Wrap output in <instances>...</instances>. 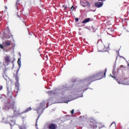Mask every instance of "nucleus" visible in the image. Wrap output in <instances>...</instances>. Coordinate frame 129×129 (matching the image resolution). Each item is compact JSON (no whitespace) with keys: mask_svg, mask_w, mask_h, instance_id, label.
<instances>
[{"mask_svg":"<svg viewBox=\"0 0 129 129\" xmlns=\"http://www.w3.org/2000/svg\"><path fill=\"white\" fill-rule=\"evenodd\" d=\"M106 72H107V69H105L104 72H99L95 75L87 78L85 80V82L86 84H88V85H90L93 81H96V80H100V79H102V78H105Z\"/></svg>","mask_w":129,"mask_h":129,"instance_id":"nucleus-1","label":"nucleus"},{"mask_svg":"<svg viewBox=\"0 0 129 129\" xmlns=\"http://www.w3.org/2000/svg\"><path fill=\"white\" fill-rule=\"evenodd\" d=\"M109 49V44L105 43L104 45L98 47V50L99 52H107Z\"/></svg>","mask_w":129,"mask_h":129,"instance_id":"nucleus-2","label":"nucleus"},{"mask_svg":"<svg viewBox=\"0 0 129 129\" xmlns=\"http://www.w3.org/2000/svg\"><path fill=\"white\" fill-rule=\"evenodd\" d=\"M90 127L94 129L97 127V122L92 118L90 119Z\"/></svg>","mask_w":129,"mask_h":129,"instance_id":"nucleus-3","label":"nucleus"},{"mask_svg":"<svg viewBox=\"0 0 129 129\" xmlns=\"http://www.w3.org/2000/svg\"><path fill=\"white\" fill-rule=\"evenodd\" d=\"M81 5L84 8H86L87 7L88 8L90 7V3L88 2L87 1H81Z\"/></svg>","mask_w":129,"mask_h":129,"instance_id":"nucleus-4","label":"nucleus"},{"mask_svg":"<svg viewBox=\"0 0 129 129\" xmlns=\"http://www.w3.org/2000/svg\"><path fill=\"white\" fill-rule=\"evenodd\" d=\"M11 62V58H10L9 56H7L5 58V61L4 62V65H9L10 63Z\"/></svg>","mask_w":129,"mask_h":129,"instance_id":"nucleus-5","label":"nucleus"},{"mask_svg":"<svg viewBox=\"0 0 129 129\" xmlns=\"http://www.w3.org/2000/svg\"><path fill=\"white\" fill-rule=\"evenodd\" d=\"M3 44L4 47H9V46H11V45H12V41L6 40L3 42Z\"/></svg>","mask_w":129,"mask_h":129,"instance_id":"nucleus-6","label":"nucleus"},{"mask_svg":"<svg viewBox=\"0 0 129 129\" xmlns=\"http://www.w3.org/2000/svg\"><path fill=\"white\" fill-rule=\"evenodd\" d=\"M57 128L58 126L55 123H51L48 126L49 129H57Z\"/></svg>","mask_w":129,"mask_h":129,"instance_id":"nucleus-7","label":"nucleus"},{"mask_svg":"<svg viewBox=\"0 0 129 129\" xmlns=\"http://www.w3.org/2000/svg\"><path fill=\"white\" fill-rule=\"evenodd\" d=\"M43 105L45 106V104L44 103H40V105L36 109V111L37 112V113H40V110L43 108Z\"/></svg>","mask_w":129,"mask_h":129,"instance_id":"nucleus-8","label":"nucleus"},{"mask_svg":"<svg viewBox=\"0 0 129 129\" xmlns=\"http://www.w3.org/2000/svg\"><path fill=\"white\" fill-rule=\"evenodd\" d=\"M19 75V72L17 71L16 74H14V77L15 78L16 80V82L17 83H19V77H18V75Z\"/></svg>","mask_w":129,"mask_h":129,"instance_id":"nucleus-9","label":"nucleus"},{"mask_svg":"<svg viewBox=\"0 0 129 129\" xmlns=\"http://www.w3.org/2000/svg\"><path fill=\"white\" fill-rule=\"evenodd\" d=\"M95 6L97 7V8H101V7L103 6V3L101 2H97L95 3Z\"/></svg>","mask_w":129,"mask_h":129,"instance_id":"nucleus-10","label":"nucleus"},{"mask_svg":"<svg viewBox=\"0 0 129 129\" xmlns=\"http://www.w3.org/2000/svg\"><path fill=\"white\" fill-rule=\"evenodd\" d=\"M97 125H98L99 128H103V127H105V126H104V125L101 123H97Z\"/></svg>","mask_w":129,"mask_h":129,"instance_id":"nucleus-11","label":"nucleus"},{"mask_svg":"<svg viewBox=\"0 0 129 129\" xmlns=\"http://www.w3.org/2000/svg\"><path fill=\"white\" fill-rule=\"evenodd\" d=\"M8 117H4L3 118V122H5V123H8L9 122V121H10L9 120H8Z\"/></svg>","mask_w":129,"mask_h":129,"instance_id":"nucleus-12","label":"nucleus"},{"mask_svg":"<svg viewBox=\"0 0 129 129\" xmlns=\"http://www.w3.org/2000/svg\"><path fill=\"white\" fill-rule=\"evenodd\" d=\"M90 21V18H87L85 19L83 22L82 24H85L86 23H88Z\"/></svg>","mask_w":129,"mask_h":129,"instance_id":"nucleus-13","label":"nucleus"},{"mask_svg":"<svg viewBox=\"0 0 129 129\" xmlns=\"http://www.w3.org/2000/svg\"><path fill=\"white\" fill-rule=\"evenodd\" d=\"M18 5H20V1L17 0L16 2V9L18 11L19 10V8L18 7Z\"/></svg>","mask_w":129,"mask_h":129,"instance_id":"nucleus-14","label":"nucleus"},{"mask_svg":"<svg viewBox=\"0 0 129 129\" xmlns=\"http://www.w3.org/2000/svg\"><path fill=\"white\" fill-rule=\"evenodd\" d=\"M30 110H32V108L31 107L28 108L26 109L25 111L24 112H29V111H30Z\"/></svg>","mask_w":129,"mask_h":129,"instance_id":"nucleus-15","label":"nucleus"},{"mask_svg":"<svg viewBox=\"0 0 129 129\" xmlns=\"http://www.w3.org/2000/svg\"><path fill=\"white\" fill-rule=\"evenodd\" d=\"M7 69H4L3 75H5V76H7Z\"/></svg>","mask_w":129,"mask_h":129,"instance_id":"nucleus-16","label":"nucleus"},{"mask_svg":"<svg viewBox=\"0 0 129 129\" xmlns=\"http://www.w3.org/2000/svg\"><path fill=\"white\" fill-rule=\"evenodd\" d=\"M11 94V91L9 90V88L7 89V96H9Z\"/></svg>","mask_w":129,"mask_h":129,"instance_id":"nucleus-17","label":"nucleus"},{"mask_svg":"<svg viewBox=\"0 0 129 129\" xmlns=\"http://www.w3.org/2000/svg\"><path fill=\"white\" fill-rule=\"evenodd\" d=\"M53 93H54L52 91L47 92V94H48V95H52V94H53Z\"/></svg>","mask_w":129,"mask_h":129,"instance_id":"nucleus-18","label":"nucleus"},{"mask_svg":"<svg viewBox=\"0 0 129 129\" xmlns=\"http://www.w3.org/2000/svg\"><path fill=\"white\" fill-rule=\"evenodd\" d=\"M19 86H20V84H19V83H17L16 82V87H17L18 90H19Z\"/></svg>","mask_w":129,"mask_h":129,"instance_id":"nucleus-19","label":"nucleus"},{"mask_svg":"<svg viewBox=\"0 0 129 129\" xmlns=\"http://www.w3.org/2000/svg\"><path fill=\"white\" fill-rule=\"evenodd\" d=\"M5 46H4V44H2L0 43V49H5Z\"/></svg>","mask_w":129,"mask_h":129,"instance_id":"nucleus-20","label":"nucleus"},{"mask_svg":"<svg viewBox=\"0 0 129 129\" xmlns=\"http://www.w3.org/2000/svg\"><path fill=\"white\" fill-rule=\"evenodd\" d=\"M74 10H75V8L74 7V6H72V7L71 8V11L72 12H73V11H74Z\"/></svg>","mask_w":129,"mask_h":129,"instance_id":"nucleus-21","label":"nucleus"},{"mask_svg":"<svg viewBox=\"0 0 129 129\" xmlns=\"http://www.w3.org/2000/svg\"><path fill=\"white\" fill-rule=\"evenodd\" d=\"M18 64L19 66H21V60L20 59L18 60Z\"/></svg>","mask_w":129,"mask_h":129,"instance_id":"nucleus-22","label":"nucleus"},{"mask_svg":"<svg viewBox=\"0 0 129 129\" xmlns=\"http://www.w3.org/2000/svg\"><path fill=\"white\" fill-rule=\"evenodd\" d=\"M39 118H40V115H39L38 117H37V118L36 119V123H37V122H38V120ZM36 125H37V124H36Z\"/></svg>","mask_w":129,"mask_h":129,"instance_id":"nucleus-23","label":"nucleus"},{"mask_svg":"<svg viewBox=\"0 0 129 129\" xmlns=\"http://www.w3.org/2000/svg\"><path fill=\"white\" fill-rule=\"evenodd\" d=\"M71 113L72 114H74V109H73V110L71 111Z\"/></svg>","mask_w":129,"mask_h":129,"instance_id":"nucleus-24","label":"nucleus"},{"mask_svg":"<svg viewBox=\"0 0 129 129\" xmlns=\"http://www.w3.org/2000/svg\"><path fill=\"white\" fill-rule=\"evenodd\" d=\"M75 21L76 22H78V21H79V19H78V18H75Z\"/></svg>","mask_w":129,"mask_h":129,"instance_id":"nucleus-25","label":"nucleus"},{"mask_svg":"<svg viewBox=\"0 0 129 129\" xmlns=\"http://www.w3.org/2000/svg\"><path fill=\"white\" fill-rule=\"evenodd\" d=\"M112 74L114 75V76L115 75V72L114 71H112Z\"/></svg>","mask_w":129,"mask_h":129,"instance_id":"nucleus-26","label":"nucleus"},{"mask_svg":"<svg viewBox=\"0 0 129 129\" xmlns=\"http://www.w3.org/2000/svg\"><path fill=\"white\" fill-rule=\"evenodd\" d=\"M82 89H83V92H84V91H86V90H87V89H85V90H83L84 89L83 87L82 88Z\"/></svg>","mask_w":129,"mask_h":129,"instance_id":"nucleus-27","label":"nucleus"},{"mask_svg":"<svg viewBox=\"0 0 129 129\" xmlns=\"http://www.w3.org/2000/svg\"><path fill=\"white\" fill-rule=\"evenodd\" d=\"M112 124H114L115 125V123H114V122H113V123H112L111 124V126H112Z\"/></svg>","mask_w":129,"mask_h":129,"instance_id":"nucleus-28","label":"nucleus"},{"mask_svg":"<svg viewBox=\"0 0 129 129\" xmlns=\"http://www.w3.org/2000/svg\"><path fill=\"white\" fill-rule=\"evenodd\" d=\"M98 1H99V2H104V1H105V0H98Z\"/></svg>","mask_w":129,"mask_h":129,"instance_id":"nucleus-29","label":"nucleus"},{"mask_svg":"<svg viewBox=\"0 0 129 129\" xmlns=\"http://www.w3.org/2000/svg\"><path fill=\"white\" fill-rule=\"evenodd\" d=\"M3 89V86L0 87V90H2Z\"/></svg>","mask_w":129,"mask_h":129,"instance_id":"nucleus-30","label":"nucleus"},{"mask_svg":"<svg viewBox=\"0 0 129 129\" xmlns=\"http://www.w3.org/2000/svg\"><path fill=\"white\" fill-rule=\"evenodd\" d=\"M111 77H112V78H115V77H114V76H111Z\"/></svg>","mask_w":129,"mask_h":129,"instance_id":"nucleus-31","label":"nucleus"},{"mask_svg":"<svg viewBox=\"0 0 129 129\" xmlns=\"http://www.w3.org/2000/svg\"><path fill=\"white\" fill-rule=\"evenodd\" d=\"M64 10H67V7H64Z\"/></svg>","mask_w":129,"mask_h":129,"instance_id":"nucleus-32","label":"nucleus"},{"mask_svg":"<svg viewBox=\"0 0 129 129\" xmlns=\"http://www.w3.org/2000/svg\"><path fill=\"white\" fill-rule=\"evenodd\" d=\"M10 98H13V96L11 95L10 97Z\"/></svg>","mask_w":129,"mask_h":129,"instance_id":"nucleus-33","label":"nucleus"},{"mask_svg":"<svg viewBox=\"0 0 129 129\" xmlns=\"http://www.w3.org/2000/svg\"><path fill=\"white\" fill-rule=\"evenodd\" d=\"M13 107H14V105H15V102H14L13 103Z\"/></svg>","mask_w":129,"mask_h":129,"instance_id":"nucleus-34","label":"nucleus"},{"mask_svg":"<svg viewBox=\"0 0 129 129\" xmlns=\"http://www.w3.org/2000/svg\"><path fill=\"white\" fill-rule=\"evenodd\" d=\"M10 28H9V27H7L6 29H9Z\"/></svg>","mask_w":129,"mask_h":129,"instance_id":"nucleus-35","label":"nucleus"},{"mask_svg":"<svg viewBox=\"0 0 129 129\" xmlns=\"http://www.w3.org/2000/svg\"><path fill=\"white\" fill-rule=\"evenodd\" d=\"M17 17H18V18H20V16H19V15H18Z\"/></svg>","mask_w":129,"mask_h":129,"instance_id":"nucleus-36","label":"nucleus"},{"mask_svg":"<svg viewBox=\"0 0 129 129\" xmlns=\"http://www.w3.org/2000/svg\"><path fill=\"white\" fill-rule=\"evenodd\" d=\"M62 7H65V5H62Z\"/></svg>","mask_w":129,"mask_h":129,"instance_id":"nucleus-37","label":"nucleus"},{"mask_svg":"<svg viewBox=\"0 0 129 129\" xmlns=\"http://www.w3.org/2000/svg\"><path fill=\"white\" fill-rule=\"evenodd\" d=\"M121 67H122V66H121Z\"/></svg>","mask_w":129,"mask_h":129,"instance_id":"nucleus-38","label":"nucleus"},{"mask_svg":"<svg viewBox=\"0 0 129 129\" xmlns=\"http://www.w3.org/2000/svg\"><path fill=\"white\" fill-rule=\"evenodd\" d=\"M18 1H20V0H18Z\"/></svg>","mask_w":129,"mask_h":129,"instance_id":"nucleus-39","label":"nucleus"}]
</instances>
